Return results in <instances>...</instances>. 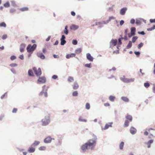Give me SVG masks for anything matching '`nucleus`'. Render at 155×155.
Masks as SVG:
<instances>
[{
	"label": "nucleus",
	"instance_id": "obj_1",
	"mask_svg": "<svg viewBox=\"0 0 155 155\" xmlns=\"http://www.w3.org/2000/svg\"><path fill=\"white\" fill-rule=\"evenodd\" d=\"M96 143L95 139H92L89 140L87 142L81 146V149L83 150H85L87 149H93Z\"/></svg>",
	"mask_w": 155,
	"mask_h": 155
},
{
	"label": "nucleus",
	"instance_id": "obj_2",
	"mask_svg": "<svg viewBox=\"0 0 155 155\" xmlns=\"http://www.w3.org/2000/svg\"><path fill=\"white\" fill-rule=\"evenodd\" d=\"M50 115L48 114V116L45 117L44 119L42 120L41 121L43 126H46L48 124L50 121Z\"/></svg>",
	"mask_w": 155,
	"mask_h": 155
},
{
	"label": "nucleus",
	"instance_id": "obj_3",
	"mask_svg": "<svg viewBox=\"0 0 155 155\" xmlns=\"http://www.w3.org/2000/svg\"><path fill=\"white\" fill-rule=\"evenodd\" d=\"M36 46L37 45L35 44L33 45L32 46H31L30 44L29 45L27 48V51L29 53H32L35 49L36 48Z\"/></svg>",
	"mask_w": 155,
	"mask_h": 155
},
{
	"label": "nucleus",
	"instance_id": "obj_4",
	"mask_svg": "<svg viewBox=\"0 0 155 155\" xmlns=\"http://www.w3.org/2000/svg\"><path fill=\"white\" fill-rule=\"evenodd\" d=\"M120 79L124 82L127 83L132 82L134 81V78L129 79L126 78L124 76H123V77L120 78Z\"/></svg>",
	"mask_w": 155,
	"mask_h": 155
},
{
	"label": "nucleus",
	"instance_id": "obj_5",
	"mask_svg": "<svg viewBox=\"0 0 155 155\" xmlns=\"http://www.w3.org/2000/svg\"><path fill=\"white\" fill-rule=\"evenodd\" d=\"M33 70L37 76H40L41 75V71L40 68L37 69L36 67H34L33 68Z\"/></svg>",
	"mask_w": 155,
	"mask_h": 155
},
{
	"label": "nucleus",
	"instance_id": "obj_6",
	"mask_svg": "<svg viewBox=\"0 0 155 155\" xmlns=\"http://www.w3.org/2000/svg\"><path fill=\"white\" fill-rule=\"evenodd\" d=\"M46 79L44 76L40 77L37 81L38 84L44 83L46 82Z\"/></svg>",
	"mask_w": 155,
	"mask_h": 155
},
{
	"label": "nucleus",
	"instance_id": "obj_7",
	"mask_svg": "<svg viewBox=\"0 0 155 155\" xmlns=\"http://www.w3.org/2000/svg\"><path fill=\"white\" fill-rule=\"evenodd\" d=\"M136 32V28L135 27H132L131 28L130 33L128 34V36L129 38H131L132 36L135 35Z\"/></svg>",
	"mask_w": 155,
	"mask_h": 155
},
{
	"label": "nucleus",
	"instance_id": "obj_8",
	"mask_svg": "<svg viewBox=\"0 0 155 155\" xmlns=\"http://www.w3.org/2000/svg\"><path fill=\"white\" fill-rule=\"evenodd\" d=\"M117 40L116 39L112 40L110 43V47H113L115 46L117 43Z\"/></svg>",
	"mask_w": 155,
	"mask_h": 155
},
{
	"label": "nucleus",
	"instance_id": "obj_9",
	"mask_svg": "<svg viewBox=\"0 0 155 155\" xmlns=\"http://www.w3.org/2000/svg\"><path fill=\"white\" fill-rule=\"evenodd\" d=\"M86 57L87 59L91 61H93L94 58L91 55V54L89 53L87 54Z\"/></svg>",
	"mask_w": 155,
	"mask_h": 155
},
{
	"label": "nucleus",
	"instance_id": "obj_10",
	"mask_svg": "<svg viewBox=\"0 0 155 155\" xmlns=\"http://www.w3.org/2000/svg\"><path fill=\"white\" fill-rule=\"evenodd\" d=\"M35 147L32 146V145L31 147H29L28 150V151L29 153H33L35 152Z\"/></svg>",
	"mask_w": 155,
	"mask_h": 155
},
{
	"label": "nucleus",
	"instance_id": "obj_11",
	"mask_svg": "<svg viewBox=\"0 0 155 155\" xmlns=\"http://www.w3.org/2000/svg\"><path fill=\"white\" fill-rule=\"evenodd\" d=\"M25 47V45L24 44H21L20 47V51L21 52H23L24 51V49Z\"/></svg>",
	"mask_w": 155,
	"mask_h": 155
},
{
	"label": "nucleus",
	"instance_id": "obj_12",
	"mask_svg": "<svg viewBox=\"0 0 155 155\" xmlns=\"http://www.w3.org/2000/svg\"><path fill=\"white\" fill-rule=\"evenodd\" d=\"M51 138L50 137H48L45 138L44 140V142L46 143H49L51 142Z\"/></svg>",
	"mask_w": 155,
	"mask_h": 155
},
{
	"label": "nucleus",
	"instance_id": "obj_13",
	"mask_svg": "<svg viewBox=\"0 0 155 155\" xmlns=\"http://www.w3.org/2000/svg\"><path fill=\"white\" fill-rule=\"evenodd\" d=\"M130 131L131 134H134L136 133L137 130L135 128L133 127H131L130 129Z\"/></svg>",
	"mask_w": 155,
	"mask_h": 155
},
{
	"label": "nucleus",
	"instance_id": "obj_14",
	"mask_svg": "<svg viewBox=\"0 0 155 155\" xmlns=\"http://www.w3.org/2000/svg\"><path fill=\"white\" fill-rule=\"evenodd\" d=\"M70 28L71 30H75L78 28V26L74 25H73L71 26Z\"/></svg>",
	"mask_w": 155,
	"mask_h": 155
},
{
	"label": "nucleus",
	"instance_id": "obj_15",
	"mask_svg": "<svg viewBox=\"0 0 155 155\" xmlns=\"http://www.w3.org/2000/svg\"><path fill=\"white\" fill-rule=\"evenodd\" d=\"M127 10V9L126 8H123L121 9L120 10V14L122 15H124Z\"/></svg>",
	"mask_w": 155,
	"mask_h": 155
},
{
	"label": "nucleus",
	"instance_id": "obj_16",
	"mask_svg": "<svg viewBox=\"0 0 155 155\" xmlns=\"http://www.w3.org/2000/svg\"><path fill=\"white\" fill-rule=\"evenodd\" d=\"M75 55V54L74 53H72L70 54H68L66 55V58L67 59H69L71 57H74Z\"/></svg>",
	"mask_w": 155,
	"mask_h": 155
},
{
	"label": "nucleus",
	"instance_id": "obj_17",
	"mask_svg": "<svg viewBox=\"0 0 155 155\" xmlns=\"http://www.w3.org/2000/svg\"><path fill=\"white\" fill-rule=\"evenodd\" d=\"M112 123H110L109 124H106L105 125L104 128H103V130H105L107 129H108L109 127H112Z\"/></svg>",
	"mask_w": 155,
	"mask_h": 155
},
{
	"label": "nucleus",
	"instance_id": "obj_18",
	"mask_svg": "<svg viewBox=\"0 0 155 155\" xmlns=\"http://www.w3.org/2000/svg\"><path fill=\"white\" fill-rule=\"evenodd\" d=\"M37 55L38 57L42 59H44L45 58V56L42 53H38L37 54Z\"/></svg>",
	"mask_w": 155,
	"mask_h": 155
},
{
	"label": "nucleus",
	"instance_id": "obj_19",
	"mask_svg": "<svg viewBox=\"0 0 155 155\" xmlns=\"http://www.w3.org/2000/svg\"><path fill=\"white\" fill-rule=\"evenodd\" d=\"M40 142L39 141H35L32 144V146H33L35 147V146H37L39 145L40 143Z\"/></svg>",
	"mask_w": 155,
	"mask_h": 155
},
{
	"label": "nucleus",
	"instance_id": "obj_20",
	"mask_svg": "<svg viewBox=\"0 0 155 155\" xmlns=\"http://www.w3.org/2000/svg\"><path fill=\"white\" fill-rule=\"evenodd\" d=\"M121 99L126 102H128L129 101L128 98L127 97H121Z\"/></svg>",
	"mask_w": 155,
	"mask_h": 155
},
{
	"label": "nucleus",
	"instance_id": "obj_21",
	"mask_svg": "<svg viewBox=\"0 0 155 155\" xmlns=\"http://www.w3.org/2000/svg\"><path fill=\"white\" fill-rule=\"evenodd\" d=\"M28 7H24L19 9V10L21 12H24L28 11Z\"/></svg>",
	"mask_w": 155,
	"mask_h": 155
},
{
	"label": "nucleus",
	"instance_id": "obj_22",
	"mask_svg": "<svg viewBox=\"0 0 155 155\" xmlns=\"http://www.w3.org/2000/svg\"><path fill=\"white\" fill-rule=\"evenodd\" d=\"M126 117L127 119L128 120L130 121H132V117L131 116L128 115L126 116Z\"/></svg>",
	"mask_w": 155,
	"mask_h": 155
},
{
	"label": "nucleus",
	"instance_id": "obj_23",
	"mask_svg": "<svg viewBox=\"0 0 155 155\" xmlns=\"http://www.w3.org/2000/svg\"><path fill=\"white\" fill-rule=\"evenodd\" d=\"M115 99V97L113 96H110L109 97V100L111 101H114Z\"/></svg>",
	"mask_w": 155,
	"mask_h": 155
},
{
	"label": "nucleus",
	"instance_id": "obj_24",
	"mask_svg": "<svg viewBox=\"0 0 155 155\" xmlns=\"http://www.w3.org/2000/svg\"><path fill=\"white\" fill-rule=\"evenodd\" d=\"M68 26L67 25L65 26L64 30V33L66 34V35H67L68 33Z\"/></svg>",
	"mask_w": 155,
	"mask_h": 155
},
{
	"label": "nucleus",
	"instance_id": "obj_25",
	"mask_svg": "<svg viewBox=\"0 0 155 155\" xmlns=\"http://www.w3.org/2000/svg\"><path fill=\"white\" fill-rule=\"evenodd\" d=\"M115 19V18L113 16H111L109 17V19L107 20L106 21V22L104 23H108L109 21H110L111 20H113Z\"/></svg>",
	"mask_w": 155,
	"mask_h": 155
},
{
	"label": "nucleus",
	"instance_id": "obj_26",
	"mask_svg": "<svg viewBox=\"0 0 155 155\" xmlns=\"http://www.w3.org/2000/svg\"><path fill=\"white\" fill-rule=\"evenodd\" d=\"M79 87V86L77 83H75L73 85V88L74 89H77Z\"/></svg>",
	"mask_w": 155,
	"mask_h": 155
},
{
	"label": "nucleus",
	"instance_id": "obj_27",
	"mask_svg": "<svg viewBox=\"0 0 155 155\" xmlns=\"http://www.w3.org/2000/svg\"><path fill=\"white\" fill-rule=\"evenodd\" d=\"M28 74L29 76H34V74L31 70H29L28 71Z\"/></svg>",
	"mask_w": 155,
	"mask_h": 155
},
{
	"label": "nucleus",
	"instance_id": "obj_28",
	"mask_svg": "<svg viewBox=\"0 0 155 155\" xmlns=\"http://www.w3.org/2000/svg\"><path fill=\"white\" fill-rule=\"evenodd\" d=\"M129 122L127 120H126L125 121L124 124V127H127L129 126Z\"/></svg>",
	"mask_w": 155,
	"mask_h": 155
},
{
	"label": "nucleus",
	"instance_id": "obj_29",
	"mask_svg": "<svg viewBox=\"0 0 155 155\" xmlns=\"http://www.w3.org/2000/svg\"><path fill=\"white\" fill-rule=\"evenodd\" d=\"M82 51V49L81 48H79L76 50L75 52L76 54H79Z\"/></svg>",
	"mask_w": 155,
	"mask_h": 155
},
{
	"label": "nucleus",
	"instance_id": "obj_30",
	"mask_svg": "<svg viewBox=\"0 0 155 155\" xmlns=\"http://www.w3.org/2000/svg\"><path fill=\"white\" fill-rule=\"evenodd\" d=\"M132 45V42L130 41H129L128 44L127 45V49H129V48H130L131 47Z\"/></svg>",
	"mask_w": 155,
	"mask_h": 155
},
{
	"label": "nucleus",
	"instance_id": "obj_31",
	"mask_svg": "<svg viewBox=\"0 0 155 155\" xmlns=\"http://www.w3.org/2000/svg\"><path fill=\"white\" fill-rule=\"evenodd\" d=\"M6 27V25L4 22H2L0 23V27Z\"/></svg>",
	"mask_w": 155,
	"mask_h": 155
},
{
	"label": "nucleus",
	"instance_id": "obj_32",
	"mask_svg": "<svg viewBox=\"0 0 155 155\" xmlns=\"http://www.w3.org/2000/svg\"><path fill=\"white\" fill-rule=\"evenodd\" d=\"M124 144V143L123 142H122L120 143L119 145L120 148V150H122Z\"/></svg>",
	"mask_w": 155,
	"mask_h": 155
},
{
	"label": "nucleus",
	"instance_id": "obj_33",
	"mask_svg": "<svg viewBox=\"0 0 155 155\" xmlns=\"http://www.w3.org/2000/svg\"><path fill=\"white\" fill-rule=\"evenodd\" d=\"M4 6L6 8L9 7L10 6L9 2H8L5 3L4 5Z\"/></svg>",
	"mask_w": 155,
	"mask_h": 155
},
{
	"label": "nucleus",
	"instance_id": "obj_34",
	"mask_svg": "<svg viewBox=\"0 0 155 155\" xmlns=\"http://www.w3.org/2000/svg\"><path fill=\"white\" fill-rule=\"evenodd\" d=\"M73 78L72 77H69L68 78V81L69 82H71L74 81Z\"/></svg>",
	"mask_w": 155,
	"mask_h": 155
},
{
	"label": "nucleus",
	"instance_id": "obj_35",
	"mask_svg": "<svg viewBox=\"0 0 155 155\" xmlns=\"http://www.w3.org/2000/svg\"><path fill=\"white\" fill-rule=\"evenodd\" d=\"M46 149V147L45 146H41L39 147V150H44Z\"/></svg>",
	"mask_w": 155,
	"mask_h": 155
},
{
	"label": "nucleus",
	"instance_id": "obj_36",
	"mask_svg": "<svg viewBox=\"0 0 155 155\" xmlns=\"http://www.w3.org/2000/svg\"><path fill=\"white\" fill-rule=\"evenodd\" d=\"M138 37L137 36H134L132 38V42L134 43L136 40L137 39Z\"/></svg>",
	"mask_w": 155,
	"mask_h": 155
},
{
	"label": "nucleus",
	"instance_id": "obj_37",
	"mask_svg": "<svg viewBox=\"0 0 155 155\" xmlns=\"http://www.w3.org/2000/svg\"><path fill=\"white\" fill-rule=\"evenodd\" d=\"M79 120L80 121H82L84 122H86L87 120L85 119H83L81 117H80L79 118Z\"/></svg>",
	"mask_w": 155,
	"mask_h": 155
},
{
	"label": "nucleus",
	"instance_id": "obj_38",
	"mask_svg": "<svg viewBox=\"0 0 155 155\" xmlns=\"http://www.w3.org/2000/svg\"><path fill=\"white\" fill-rule=\"evenodd\" d=\"M90 106L89 104L87 103L86 104V109L88 110L90 108Z\"/></svg>",
	"mask_w": 155,
	"mask_h": 155
},
{
	"label": "nucleus",
	"instance_id": "obj_39",
	"mask_svg": "<svg viewBox=\"0 0 155 155\" xmlns=\"http://www.w3.org/2000/svg\"><path fill=\"white\" fill-rule=\"evenodd\" d=\"M155 29V25H153L152 27L147 28V30L149 31H151Z\"/></svg>",
	"mask_w": 155,
	"mask_h": 155
},
{
	"label": "nucleus",
	"instance_id": "obj_40",
	"mask_svg": "<svg viewBox=\"0 0 155 155\" xmlns=\"http://www.w3.org/2000/svg\"><path fill=\"white\" fill-rule=\"evenodd\" d=\"M61 45H64L66 42V41L64 40H61Z\"/></svg>",
	"mask_w": 155,
	"mask_h": 155
},
{
	"label": "nucleus",
	"instance_id": "obj_41",
	"mask_svg": "<svg viewBox=\"0 0 155 155\" xmlns=\"http://www.w3.org/2000/svg\"><path fill=\"white\" fill-rule=\"evenodd\" d=\"M78 93L77 91H74L72 94V95L73 96H76L78 95Z\"/></svg>",
	"mask_w": 155,
	"mask_h": 155
},
{
	"label": "nucleus",
	"instance_id": "obj_42",
	"mask_svg": "<svg viewBox=\"0 0 155 155\" xmlns=\"http://www.w3.org/2000/svg\"><path fill=\"white\" fill-rule=\"evenodd\" d=\"M150 86L149 84L148 83H146L144 84V86L146 88H148Z\"/></svg>",
	"mask_w": 155,
	"mask_h": 155
},
{
	"label": "nucleus",
	"instance_id": "obj_43",
	"mask_svg": "<svg viewBox=\"0 0 155 155\" xmlns=\"http://www.w3.org/2000/svg\"><path fill=\"white\" fill-rule=\"evenodd\" d=\"M143 44L142 43H140L138 46V48L140 49L141 47L143 46Z\"/></svg>",
	"mask_w": 155,
	"mask_h": 155
},
{
	"label": "nucleus",
	"instance_id": "obj_44",
	"mask_svg": "<svg viewBox=\"0 0 155 155\" xmlns=\"http://www.w3.org/2000/svg\"><path fill=\"white\" fill-rule=\"evenodd\" d=\"M10 66L12 67H14L17 66V64L15 63H12L10 64Z\"/></svg>",
	"mask_w": 155,
	"mask_h": 155
},
{
	"label": "nucleus",
	"instance_id": "obj_45",
	"mask_svg": "<svg viewBox=\"0 0 155 155\" xmlns=\"http://www.w3.org/2000/svg\"><path fill=\"white\" fill-rule=\"evenodd\" d=\"M91 63L86 64H85V66L86 67H88V68H90L91 67Z\"/></svg>",
	"mask_w": 155,
	"mask_h": 155
},
{
	"label": "nucleus",
	"instance_id": "obj_46",
	"mask_svg": "<svg viewBox=\"0 0 155 155\" xmlns=\"http://www.w3.org/2000/svg\"><path fill=\"white\" fill-rule=\"evenodd\" d=\"M72 43L74 45H76L77 44V41L76 40H73L72 41Z\"/></svg>",
	"mask_w": 155,
	"mask_h": 155
},
{
	"label": "nucleus",
	"instance_id": "obj_47",
	"mask_svg": "<svg viewBox=\"0 0 155 155\" xmlns=\"http://www.w3.org/2000/svg\"><path fill=\"white\" fill-rule=\"evenodd\" d=\"M10 58L12 60H13L16 58V57L15 56H12Z\"/></svg>",
	"mask_w": 155,
	"mask_h": 155
},
{
	"label": "nucleus",
	"instance_id": "obj_48",
	"mask_svg": "<svg viewBox=\"0 0 155 155\" xmlns=\"http://www.w3.org/2000/svg\"><path fill=\"white\" fill-rule=\"evenodd\" d=\"M7 37V35H4L2 36V38L3 39H5Z\"/></svg>",
	"mask_w": 155,
	"mask_h": 155
},
{
	"label": "nucleus",
	"instance_id": "obj_49",
	"mask_svg": "<svg viewBox=\"0 0 155 155\" xmlns=\"http://www.w3.org/2000/svg\"><path fill=\"white\" fill-rule=\"evenodd\" d=\"M135 20L134 19H131L130 21V23L132 24H134L135 23Z\"/></svg>",
	"mask_w": 155,
	"mask_h": 155
},
{
	"label": "nucleus",
	"instance_id": "obj_50",
	"mask_svg": "<svg viewBox=\"0 0 155 155\" xmlns=\"http://www.w3.org/2000/svg\"><path fill=\"white\" fill-rule=\"evenodd\" d=\"M150 22L151 23L155 22V19H150Z\"/></svg>",
	"mask_w": 155,
	"mask_h": 155
},
{
	"label": "nucleus",
	"instance_id": "obj_51",
	"mask_svg": "<svg viewBox=\"0 0 155 155\" xmlns=\"http://www.w3.org/2000/svg\"><path fill=\"white\" fill-rule=\"evenodd\" d=\"M17 110V109L16 108H14L12 110V112L13 113H15Z\"/></svg>",
	"mask_w": 155,
	"mask_h": 155
},
{
	"label": "nucleus",
	"instance_id": "obj_52",
	"mask_svg": "<svg viewBox=\"0 0 155 155\" xmlns=\"http://www.w3.org/2000/svg\"><path fill=\"white\" fill-rule=\"evenodd\" d=\"M104 106H105L106 107H108V106H110V105L109 103H104Z\"/></svg>",
	"mask_w": 155,
	"mask_h": 155
},
{
	"label": "nucleus",
	"instance_id": "obj_53",
	"mask_svg": "<svg viewBox=\"0 0 155 155\" xmlns=\"http://www.w3.org/2000/svg\"><path fill=\"white\" fill-rule=\"evenodd\" d=\"M19 58L21 60L23 59H24L23 55V54H22V55H20V56H19Z\"/></svg>",
	"mask_w": 155,
	"mask_h": 155
},
{
	"label": "nucleus",
	"instance_id": "obj_54",
	"mask_svg": "<svg viewBox=\"0 0 155 155\" xmlns=\"http://www.w3.org/2000/svg\"><path fill=\"white\" fill-rule=\"evenodd\" d=\"M138 33L139 34H141V35H144L145 34V33L143 31H141V32H138Z\"/></svg>",
	"mask_w": 155,
	"mask_h": 155
},
{
	"label": "nucleus",
	"instance_id": "obj_55",
	"mask_svg": "<svg viewBox=\"0 0 155 155\" xmlns=\"http://www.w3.org/2000/svg\"><path fill=\"white\" fill-rule=\"evenodd\" d=\"M153 142V140H150L147 143L148 144H150L151 143H152Z\"/></svg>",
	"mask_w": 155,
	"mask_h": 155
},
{
	"label": "nucleus",
	"instance_id": "obj_56",
	"mask_svg": "<svg viewBox=\"0 0 155 155\" xmlns=\"http://www.w3.org/2000/svg\"><path fill=\"white\" fill-rule=\"evenodd\" d=\"M58 78V76L56 75H54L53 76L52 78L53 79H56Z\"/></svg>",
	"mask_w": 155,
	"mask_h": 155
},
{
	"label": "nucleus",
	"instance_id": "obj_57",
	"mask_svg": "<svg viewBox=\"0 0 155 155\" xmlns=\"http://www.w3.org/2000/svg\"><path fill=\"white\" fill-rule=\"evenodd\" d=\"M124 23V21L123 20H121L120 22V25H122Z\"/></svg>",
	"mask_w": 155,
	"mask_h": 155
},
{
	"label": "nucleus",
	"instance_id": "obj_58",
	"mask_svg": "<svg viewBox=\"0 0 155 155\" xmlns=\"http://www.w3.org/2000/svg\"><path fill=\"white\" fill-rule=\"evenodd\" d=\"M65 36L64 35H62V37H61V40H64V39H65Z\"/></svg>",
	"mask_w": 155,
	"mask_h": 155
},
{
	"label": "nucleus",
	"instance_id": "obj_59",
	"mask_svg": "<svg viewBox=\"0 0 155 155\" xmlns=\"http://www.w3.org/2000/svg\"><path fill=\"white\" fill-rule=\"evenodd\" d=\"M71 15L73 16H74L75 15V13L73 11L71 12Z\"/></svg>",
	"mask_w": 155,
	"mask_h": 155
},
{
	"label": "nucleus",
	"instance_id": "obj_60",
	"mask_svg": "<svg viewBox=\"0 0 155 155\" xmlns=\"http://www.w3.org/2000/svg\"><path fill=\"white\" fill-rule=\"evenodd\" d=\"M15 10L14 9H11L10 10V12L11 13H12L15 12Z\"/></svg>",
	"mask_w": 155,
	"mask_h": 155
},
{
	"label": "nucleus",
	"instance_id": "obj_61",
	"mask_svg": "<svg viewBox=\"0 0 155 155\" xmlns=\"http://www.w3.org/2000/svg\"><path fill=\"white\" fill-rule=\"evenodd\" d=\"M136 23L137 24H140V21L139 20H137L136 21Z\"/></svg>",
	"mask_w": 155,
	"mask_h": 155
},
{
	"label": "nucleus",
	"instance_id": "obj_62",
	"mask_svg": "<svg viewBox=\"0 0 155 155\" xmlns=\"http://www.w3.org/2000/svg\"><path fill=\"white\" fill-rule=\"evenodd\" d=\"M134 53L135 54L137 55H139L140 54V52L139 51L135 52Z\"/></svg>",
	"mask_w": 155,
	"mask_h": 155
},
{
	"label": "nucleus",
	"instance_id": "obj_63",
	"mask_svg": "<svg viewBox=\"0 0 155 155\" xmlns=\"http://www.w3.org/2000/svg\"><path fill=\"white\" fill-rule=\"evenodd\" d=\"M58 44V41L57 40L56 41L55 43L54 44V45H57Z\"/></svg>",
	"mask_w": 155,
	"mask_h": 155
},
{
	"label": "nucleus",
	"instance_id": "obj_64",
	"mask_svg": "<svg viewBox=\"0 0 155 155\" xmlns=\"http://www.w3.org/2000/svg\"><path fill=\"white\" fill-rule=\"evenodd\" d=\"M51 38V36H48V38L46 39V41H48Z\"/></svg>",
	"mask_w": 155,
	"mask_h": 155
}]
</instances>
